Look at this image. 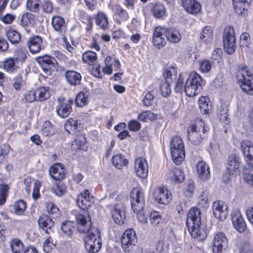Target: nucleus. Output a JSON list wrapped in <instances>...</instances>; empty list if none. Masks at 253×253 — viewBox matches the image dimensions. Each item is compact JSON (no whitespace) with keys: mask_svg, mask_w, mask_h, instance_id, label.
<instances>
[{"mask_svg":"<svg viewBox=\"0 0 253 253\" xmlns=\"http://www.w3.org/2000/svg\"><path fill=\"white\" fill-rule=\"evenodd\" d=\"M78 230L80 233H87L84 238L86 251L89 253H97L102 247L100 231L96 228H91V222L89 214L84 212L76 215Z\"/></svg>","mask_w":253,"mask_h":253,"instance_id":"nucleus-1","label":"nucleus"},{"mask_svg":"<svg viewBox=\"0 0 253 253\" xmlns=\"http://www.w3.org/2000/svg\"><path fill=\"white\" fill-rule=\"evenodd\" d=\"M144 194L139 188H133L130 193V198L132 209L136 214L138 220L141 223L145 224L148 221L147 215L143 211L145 205Z\"/></svg>","mask_w":253,"mask_h":253,"instance_id":"nucleus-2","label":"nucleus"},{"mask_svg":"<svg viewBox=\"0 0 253 253\" xmlns=\"http://www.w3.org/2000/svg\"><path fill=\"white\" fill-rule=\"evenodd\" d=\"M208 127L201 119H197L195 124L191 125L188 129V137L194 145H198L207 137Z\"/></svg>","mask_w":253,"mask_h":253,"instance_id":"nucleus-3","label":"nucleus"},{"mask_svg":"<svg viewBox=\"0 0 253 253\" xmlns=\"http://www.w3.org/2000/svg\"><path fill=\"white\" fill-rule=\"evenodd\" d=\"M205 81L196 72H191L184 85V92L187 96L192 97L200 92Z\"/></svg>","mask_w":253,"mask_h":253,"instance_id":"nucleus-4","label":"nucleus"},{"mask_svg":"<svg viewBox=\"0 0 253 253\" xmlns=\"http://www.w3.org/2000/svg\"><path fill=\"white\" fill-rule=\"evenodd\" d=\"M205 81L196 72H191L184 85V92L187 96L192 97L200 92Z\"/></svg>","mask_w":253,"mask_h":253,"instance_id":"nucleus-5","label":"nucleus"},{"mask_svg":"<svg viewBox=\"0 0 253 253\" xmlns=\"http://www.w3.org/2000/svg\"><path fill=\"white\" fill-rule=\"evenodd\" d=\"M237 80L242 90L249 95L253 94V76L252 72L247 68H242L237 74Z\"/></svg>","mask_w":253,"mask_h":253,"instance_id":"nucleus-6","label":"nucleus"},{"mask_svg":"<svg viewBox=\"0 0 253 253\" xmlns=\"http://www.w3.org/2000/svg\"><path fill=\"white\" fill-rule=\"evenodd\" d=\"M223 47L228 54L233 53L236 48L235 31L233 27H227L225 28L223 35Z\"/></svg>","mask_w":253,"mask_h":253,"instance_id":"nucleus-7","label":"nucleus"},{"mask_svg":"<svg viewBox=\"0 0 253 253\" xmlns=\"http://www.w3.org/2000/svg\"><path fill=\"white\" fill-rule=\"evenodd\" d=\"M212 250L213 253H221L226 249L228 241L225 233L221 231H216L212 235Z\"/></svg>","mask_w":253,"mask_h":253,"instance_id":"nucleus-8","label":"nucleus"},{"mask_svg":"<svg viewBox=\"0 0 253 253\" xmlns=\"http://www.w3.org/2000/svg\"><path fill=\"white\" fill-rule=\"evenodd\" d=\"M137 242L136 234L132 229H128L124 233L121 243L123 249L125 252H129Z\"/></svg>","mask_w":253,"mask_h":253,"instance_id":"nucleus-9","label":"nucleus"},{"mask_svg":"<svg viewBox=\"0 0 253 253\" xmlns=\"http://www.w3.org/2000/svg\"><path fill=\"white\" fill-rule=\"evenodd\" d=\"M134 169L138 177L145 179L147 177L149 168L147 161L145 158L140 157L135 159Z\"/></svg>","mask_w":253,"mask_h":253,"instance_id":"nucleus-10","label":"nucleus"},{"mask_svg":"<svg viewBox=\"0 0 253 253\" xmlns=\"http://www.w3.org/2000/svg\"><path fill=\"white\" fill-rule=\"evenodd\" d=\"M58 105L56 107V112L60 117L62 118L67 117L72 111L71 104L73 100L65 99L63 97H60L58 99Z\"/></svg>","mask_w":253,"mask_h":253,"instance_id":"nucleus-11","label":"nucleus"},{"mask_svg":"<svg viewBox=\"0 0 253 253\" xmlns=\"http://www.w3.org/2000/svg\"><path fill=\"white\" fill-rule=\"evenodd\" d=\"M213 214L215 217L219 220H224L228 215V208L224 202L217 201L212 205Z\"/></svg>","mask_w":253,"mask_h":253,"instance_id":"nucleus-12","label":"nucleus"},{"mask_svg":"<svg viewBox=\"0 0 253 253\" xmlns=\"http://www.w3.org/2000/svg\"><path fill=\"white\" fill-rule=\"evenodd\" d=\"M167 29L162 26H158L154 29L153 34V45L158 48H161L166 45V41L163 37L165 34L166 37Z\"/></svg>","mask_w":253,"mask_h":253,"instance_id":"nucleus-13","label":"nucleus"},{"mask_svg":"<svg viewBox=\"0 0 253 253\" xmlns=\"http://www.w3.org/2000/svg\"><path fill=\"white\" fill-rule=\"evenodd\" d=\"M104 63L105 65L103 69V72L108 75L112 74L113 71L119 70L121 66L120 62L114 55L107 56L105 59Z\"/></svg>","mask_w":253,"mask_h":253,"instance_id":"nucleus-14","label":"nucleus"},{"mask_svg":"<svg viewBox=\"0 0 253 253\" xmlns=\"http://www.w3.org/2000/svg\"><path fill=\"white\" fill-rule=\"evenodd\" d=\"M93 202V197L90 196L88 190H85L83 193H81L77 199V203L79 207L84 211L90 207Z\"/></svg>","mask_w":253,"mask_h":253,"instance_id":"nucleus-15","label":"nucleus"},{"mask_svg":"<svg viewBox=\"0 0 253 253\" xmlns=\"http://www.w3.org/2000/svg\"><path fill=\"white\" fill-rule=\"evenodd\" d=\"M37 60L44 72L47 75H50L52 68L54 67V65L56 62V59L48 55H44L38 57Z\"/></svg>","mask_w":253,"mask_h":253,"instance_id":"nucleus-16","label":"nucleus"},{"mask_svg":"<svg viewBox=\"0 0 253 253\" xmlns=\"http://www.w3.org/2000/svg\"><path fill=\"white\" fill-rule=\"evenodd\" d=\"M154 196L155 200L161 204H167L171 200V193L165 187H159L156 190Z\"/></svg>","mask_w":253,"mask_h":253,"instance_id":"nucleus-17","label":"nucleus"},{"mask_svg":"<svg viewBox=\"0 0 253 253\" xmlns=\"http://www.w3.org/2000/svg\"><path fill=\"white\" fill-rule=\"evenodd\" d=\"M181 5L184 10L190 14H196L200 12L201 5L197 0H180Z\"/></svg>","mask_w":253,"mask_h":253,"instance_id":"nucleus-18","label":"nucleus"},{"mask_svg":"<svg viewBox=\"0 0 253 253\" xmlns=\"http://www.w3.org/2000/svg\"><path fill=\"white\" fill-rule=\"evenodd\" d=\"M241 149L245 157L248 165H250L253 160V144L249 140H243L241 142Z\"/></svg>","mask_w":253,"mask_h":253,"instance_id":"nucleus-19","label":"nucleus"},{"mask_svg":"<svg viewBox=\"0 0 253 253\" xmlns=\"http://www.w3.org/2000/svg\"><path fill=\"white\" fill-rule=\"evenodd\" d=\"M201 224H197L191 225H187V227L188 231L191 234V236L197 239L199 241L204 240L207 236V232L204 228H202Z\"/></svg>","mask_w":253,"mask_h":253,"instance_id":"nucleus-20","label":"nucleus"},{"mask_svg":"<svg viewBox=\"0 0 253 253\" xmlns=\"http://www.w3.org/2000/svg\"><path fill=\"white\" fill-rule=\"evenodd\" d=\"M186 226L197 224H201V214L197 208H192L187 213L186 222Z\"/></svg>","mask_w":253,"mask_h":253,"instance_id":"nucleus-21","label":"nucleus"},{"mask_svg":"<svg viewBox=\"0 0 253 253\" xmlns=\"http://www.w3.org/2000/svg\"><path fill=\"white\" fill-rule=\"evenodd\" d=\"M232 221L233 226L239 232L242 233L245 231L246 224L239 211H236L233 213Z\"/></svg>","mask_w":253,"mask_h":253,"instance_id":"nucleus-22","label":"nucleus"},{"mask_svg":"<svg viewBox=\"0 0 253 253\" xmlns=\"http://www.w3.org/2000/svg\"><path fill=\"white\" fill-rule=\"evenodd\" d=\"M196 170L200 179L206 181L210 176V167L205 162L203 161L198 162L196 165Z\"/></svg>","mask_w":253,"mask_h":253,"instance_id":"nucleus-23","label":"nucleus"},{"mask_svg":"<svg viewBox=\"0 0 253 253\" xmlns=\"http://www.w3.org/2000/svg\"><path fill=\"white\" fill-rule=\"evenodd\" d=\"M65 169L61 164H56L50 167L49 172L50 176L56 180L62 179L65 176Z\"/></svg>","mask_w":253,"mask_h":253,"instance_id":"nucleus-24","label":"nucleus"},{"mask_svg":"<svg viewBox=\"0 0 253 253\" xmlns=\"http://www.w3.org/2000/svg\"><path fill=\"white\" fill-rule=\"evenodd\" d=\"M27 44L30 51L33 54L37 53L42 49V40L40 36L32 37L29 38Z\"/></svg>","mask_w":253,"mask_h":253,"instance_id":"nucleus-25","label":"nucleus"},{"mask_svg":"<svg viewBox=\"0 0 253 253\" xmlns=\"http://www.w3.org/2000/svg\"><path fill=\"white\" fill-rule=\"evenodd\" d=\"M39 226L47 234L53 232L54 222L47 215H42L39 219Z\"/></svg>","mask_w":253,"mask_h":253,"instance_id":"nucleus-26","label":"nucleus"},{"mask_svg":"<svg viewBox=\"0 0 253 253\" xmlns=\"http://www.w3.org/2000/svg\"><path fill=\"white\" fill-rule=\"evenodd\" d=\"M65 77L68 84L73 86L79 84L82 78L80 73L73 70L66 71L65 73Z\"/></svg>","mask_w":253,"mask_h":253,"instance_id":"nucleus-27","label":"nucleus"},{"mask_svg":"<svg viewBox=\"0 0 253 253\" xmlns=\"http://www.w3.org/2000/svg\"><path fill=\"white\" fill-rule=\"evenodd\" d=\"M166 38L170 42L177 43L181 41V35L179 30L173 28H168L166 31Z\"/></svg>","mask_w":253,"mask_h":253,"instance_id":"nucleus-28","label":"nucleus"},{"mask_svg":"<svg viewBox=\"0 0 253 253\" xmlns=\"http://www.w3.org/2000/svg\"><path fill=\"white\" fill-rule=\"evenodd\" d=\"M51 25L56 32L62 33L66 30L65 21L63 18L60 16H54L51 19Z\"/></svg>","mask_w":253,"mask_h":253,"instance_id":"nucleus-29","label":"nucleus"},{"mask_svg":"<svg viewBox=\"0 0 253 253\" xmlns=\"http://www.w3.org/2000/svg\"><path fill=\"white\" fill-rule=\"evenodd\" d=\"M79 125L80 123L77 120L70 118L64 124L65 129L69 134H76L79 131Z\"/></svg>","mask_w":253,"mask_h":253,"instance_id":"nucleus-30","label":"nucleus"},{"mask_svg":"<svg viewBox=\"0 0 253 253\" xmlns=\"http://www.w3.org/2000/svg\"><path fill=\"white\" fill-rule=\"evenodd\" d=\"M227 170L229 175H233L238 169L240 166L239 160L234 155L229 157L227 161Z\"/></svg>","mask_w":253,"mask_h":253,"instance_id":"nucleus-31","label":"nucleus"},{"mask_svg":"<svg viewBox=\"0 0 253 253\" xmlns=\"http://www.w3.org/2000/svg\"><path fill=\"white\" fill-rule=\"evenodd\" d=\"M213 37V32L211 27L206 26L202 31L200 39L203 42L206 43H211Z\"/></svg>","mask_w":253,"mask_h":253,"instance_id":"nucleus-32","label":"nucleus"},{"mask_svg":"<svg viewBox=\"0 0 253 253\" xmlns=\"http://www.w3.org/2000/svg\"><path fill=\"white\" fill-rule=\"evenodd\" d=\"M170 152L172 160L175 164L179 165L184 160L185 157L184 149H170Z\"/></svg>","mask_w":253,"mask_h":253,"instance_id":"nucleus-33","label":"nucleus"},{"mask_svg":"<svg viewBox=\"0 0 253 253\" xmlns=\"http://www.w3.org/2000/svg\"><path fill=\"white\" fill-rule=\"evenodd\" d=\"M95 23L102 29H107L108 26V20L106 14L102 11H99L95 17Z\"/></svg>","mask_w":253,"mask_h":253,"instance_id":"nucleus-34","label":"nucleus"},{"mask_svg":"<svg viewBox=\"0 0 253 253\" xmlns=\"http://www.w3.org/2000/svg\"><path fill=\"white\" fill-rule=\"evenodd\" d=\"M113 165L118 169H122L128 163L127 160L121 154L114 155L112 158Z\"/></svg>","mask_w":253,"mask_h":253,"instance_id":"nucleus-35","label":"nucleus"},{"mask_svg":"<svg viewBox=\"0 0 253 253\" xmlns=\"http://www.w3.org/2000/svg\"><path fill=\"white\" fill-rule=\"evenodd\" d=\"M125 217V212L123 208H118L117 207L114 208L112 212V217L116 223L118 224L123 223Z\"/></svg>","mask_w":253,"mask_h":253,"instance_id":"nucleus-36","label":"nucleus"},{"mask_svg":"<svg viewBox=\"0 0 253 253\" xmlns=\"http://www.w3.org/2000/svg\"><path fill=\"white\" fill-rule=\"evenodd\" d=\"M10 247L13 253H21L23 250L24 245L19 239L13 238L10 241Z\"/></svg>","mask_w":253,"mask_h":253,"instance_id":"nucleus-37","label":"nucleus"},{"mask_svg":"<svg viewBox=\"0 0 253 253\" xmlns=\"http://www.w3.org/2000/svg\"><path fill=\"white\" fill-rule=\"evenodd\" d=\"M82 59L84 63L92 65L97 60L96 53L90 50L86 51L83 54Z\"/></svg>","mask_w":253,"mask_h":253,"instance_id":"nucleus-38","label":"nucleus"},{"mask_svg":"<svg viewBox=\"0 0 253 253\" xmlns=\"http://www.w3.org/2000/svg\"><path fill=\"white\" fill-rule=\"evenodd\" d=\"M209 98L206 96H201L198 100V104L201 113L206 114L211 109L209 105Z\"/></svg>","mask_w":253,"mask_h":253,"instance_id":"nucleus-39","label":"nucleus"},{"mask_svg":"<svg viewBox=\"0 0 253 253\" xmlns=\"http://www.w3.org/2000/svg\"><path fill=\"white\" fill-rule=\"evenodd\" d=\"M86 138L83 134L77 135L72 144L73 149L75 150L83 149L86 143Z\"/></svg>","mask_w":253,"mask_h":253,"instance_id":"nucleus-40","label":"nucleus"},{"mask_svg":"<svg viewBox=\"0 0 253 253\" xmlns=\"http://www.w3.org/2000/svg\"><path fill=\"white\" fill-rule=\"evenodd\" d=\"M177 74V69L175 68H170L166 69L164 72V81L172 83L176 79Z\"/></svg>","mask_w":253,"mask_h":253,"instance_id":"nucleus-41","label":"nucleus"},{"mask_svg":"<svg viewBox=\"0 0 253 253\" xmlns=\"http://www.w3.org/2000/svg\"><path fill=\"white\" fill-rule=\"evenodd\" d=\"M38 101H42L49 98L50 92L49 87L47 86H41L36 90Z\"/></svg>","mask_w":253,"mask_h":253,"instance_id":"nucleus-42","label":"nucleus"},{"mask_svg":"<svg viewBox=\"0 0 253 253\" xmlns=\"http://www.w3.org/2000/svg\"><path fill=\"white\" fill-rule=\"evenodd\" d=\"M152 12L155 17L161 18L166 15V9L163 4L157 3L154 5Z\"/></svg>","mask_w":253,"mask_h":253,"instance_id":"nucleus-43","label":"nucleus"},{"mask_svg":"<svg viewBox=\"0 0 253 253\" xmlns=\"http://www.w3.org/2000/svg\"><path fill=\"white\" fill-rule=\"evenodd\" d=\"M88 101V93L81 91L76 96V104L79 107H83L87 104Z\"/></svg>","mask_w":253,"mask_h":253,"instance_id":"nucleus-44","label":"nucleus"},{"mask_svg":"<svg viewBox=\"0 0 253 253\" xmlns=\"http://www.w3.org/2000/svg\"><path fill=\"white\" fill-rule=\"evenodd\" d=\"M171 180L177 183L183 181L185 176L183 171L179 168H174L172 171Z\"/></svg>","mask_w":253,"mask_h":253,"instance_id":"nucleus-45","label":"nucleus"},{"mask_svg":"<svg viewBox=\"0 0 253 253\" xmlns=\"http://www.w3.org/2000/svg\"><path fill=\"white\" fill-rule=\"evenodd\" d=\"M16 62L13 58L6 59L3 62L4 69L9 73L13 72L17 68Z\"/></svg>","mask_w":253,"mask_h":253,"instance_id":"nucleus-46","label":"nucleus"},{"mask_svg":"<svg viewBox=\"0 0 253 253\" xmlns=\"http://www.w3.org/2000/svg\"><path fill=\"white\" fill-rule=\"evenodd\" d=\"M6 36L9 42L12 44L18 43L21 40L19 33L13 29H9L6 33Z\"/></svg>","mask_w":253,"mask_h":253,"instance_id":"nucleus-47","label":"nucleus"},{"mask_svg":"<svg viewBox=\"0 0 253 253\" xmlns=\"http://www.w3.org/2000/svg\"><path fill=\"white\" fill-rule=\"evenodd\" d=\"M8 189V186L4 184L2 180L0 179V205H3L5 203Z\"/></svg>","mask_w":253,"mask_h":253,"instance_id":"nucleus-48","label":"nucleus"},{"mask_svg":"<svg viewBox=\"0 0 253 253\" xmlns=\"http://www.w3.org/2000/svg\"><path fill=\"white\" fill-rule=\"evenodd\" d=\"M114 12L119 18L123 21H126L128 19V14L127 12L123 9L119 4H115L113 6Z\"/></svg>","mask_w":253,"mask_h":253,"instance_id":"nucleus-49","label":"nucleus"},{"mask_svg":"<svg viewBox=\"0 0 253 253\" xmlns=\"http://www.w3.org/2000/svg\"><path fill=\"white\" fill-rule=\"evenodd\" d=\"M33 18L34 15L31 13H26L21 17L20 24L23 27L25 28V30L27 33H29L30 30L26 27L31 23V20H33Z\"/></svg>","mask_w":253,"mask_h":253,"instance_id":"nucleus-50","label":"nucleus"},{"mask_svg":"<svg viewBox=\"0 0 253 253\" xmlns=\"http://www.w3.org/2000/svg\"><path fill=\"white\" fill-rule=\"evenodd\" d=\"M157 115L150 111H143L138 116V120L143 122H147L148 120L153 121L157 119Z\"/></svg>","mask_w":253,"mask_h":253,"instance_id":"nucleus-51","label":"nucleus"},{"mask_svg":"<svg viewBox=\"0 0 253 253\" xmlns=\"http://www.w3.org/2000/svg\"><path fill=\"white\" fill-rule=\"evenodd\" d=\"M13 208L16 214L21 215L26 209V203L22 200H19L14 203Z\"/></svg>","mask_w":253,"mask_h":253,"instance_id":"nucleus-52","label":"nucleus"},{"mask_svg":"<svg viewBox=\"0 0 253 253\" xmlns=\"http://www.w3.org/2000/svg\"><path fill=\"white\" fill-rule=\"evenodd\" d=\"M46 209L49 216L52 218H57L60 215L58 208L53 203H47L46 204Z\"/></svg>","mask_w":253,"mask_h":253,"instance_id":"nucleus-53","label":"nucleus"},{"mask_svg":"<svg viewBox=\"0 0 253 253\" xmlns=\"http://www.w3.org/2000/svg\"><path fill=\"white\" fill-rule=\"evenodd\" d=\"M232 1L236 12L238 14H242L246 8V1L245 0H232Z\"/></svg>","mask_w":253,"mask_h":253,"instance_id":"nucleus-54","label":"nucleus"},{"mask_svg":"<svg viewBox=\"0 0 253 253\" xmlns=\"http://www.w3.org/2000/svg\"><path fill=\"white\" fill-rule=\"evenodd\" d=\"M170 149H184L183 141L181 138L178 136H175L172 137L170 141Z\"/></svg>","mask_w":253,"mask_h":253,"instance_id":"nucleus-55","label":"nucleus"},{"mask_svg":"<svg viewBox=\"0 0 253 253\" xmlns=\"http://www.w3.org/2000/svg\"><path fill=\"white\" fill-rule=\"evenodd\" d=\"M199 205L202 207L207 208L209 206V195L206 191H203L198 199Z\"/></svg>","mask_w":253,"mask_h":253,"instance_id":"nucleus-56","label":"nucleus"},{"mask_svg":"<svg viewBox=\"0 0 253 253\" xmlns=\"http://www.w3.org/2000/svg\"><path fill=\"white\" fill-rule=\"evenodd\" d=\"M73 223L69 221L63 222L61 226L62 231L68 236L73 234Z\"/></svg>","mask_w":253,"mask_h":253,"instance_id":"nucleus-57","label":"nucleus"},{"mask_svg":"<svg viewBox=\"0 0 253 253\" xmlns=\"http://www.w3.org/2000/svg\"><path fill=\"white\" fill-rule=\"evenodd\" d=\"M42 132L44 136H48L53 134L54 132V129L51 123L49 121H45L42 126Z\"/></svg>","mask_w":253,"mask_h":253,"instance_id":"nucleus-58","label":"nucleus"},{"mask_svg":"<svg viewBox=\"0 0 253 253\" xmlns=\"http://www.w3.org/2000/svg\"><path fill=\"white\" fill-rule=\"evenodd\" d=\"M170 83H168L163 81L160 84V90L161 91L162 95L164 97L169 96L171 93V89L170 88Z\"/></svg>","mask_w":253,"mask_h":253,"instance_id":"nucleus-59","label":"nucleus"},{"mask_svg":"<svg viewBox=\"0 0 253 253\" xmlns=\"http://www.w3.org/2000/svg\"><path fill=\"white\" fill-rule=\"evenodd\" d=\"M251 43V37L247 32L243 33L240 37V44L241 46L248 47Z\"/></svg>","mask_w":253,"mask_h":253,"instance_id":"nucleus-60","label":"nucleus"},{"mask_svg":"<svg viewBox=\"0 0 253 253\" xmlns=\"http://www.w3.org/2000/svg\"><path fill=\"white\" fill-rule=\"evenodd\" d=\"M28 52L23 49L17 50L15 52V58L14 60L17 62H24L27 58Z\"/></svg>","mask_w":253,"mask_h":253,"instance_id":"nucleus-61","label":"nucleus"},{"mask_svg":"<svg viewBox=\"0 0 253 253\" xmlns=\"http://www.w3.org/2000/svg\"><path fill=\"white\" fill-rule=\"evenodd\" d=\"M66 189L65 184L61 182L56 183L52 188L54 193L58 196L62 195L65 192Z\"/></svg>","mask_w":253,"mask_h":253,"instance_id":"nucleus-62","label":"nucleus"},{"mask_svg":"<svg viewBox=\"0 0 253 253\" xmlns=\"http://www.w3.org/2000/svg\"><path fill=\"white\" fill-rule=\"evenodd\" d=\"M24 98L25 100L29 103L33 102L35 101H38L36 90H31L27 91L24 94Z\"/></svg>","mask_w":253,"mask_h":253,"instance_id":"nucleus-63","label":"nucleus"},{"mask_svg":"<svg viewBox=\"0 0 253 253\" xmlns=\"http://www.w3.org/2000/svg\"><path fill=\"white\" fill-rule=\"evenodd\" d=\"M149 219L153 225H157L162 220V217L158 211H153L150 213Z\"/></svg>","mask_w":253,"mask_h":253,"instance_id":"nucleus-64","label":"nucleus"}]
</instances>
